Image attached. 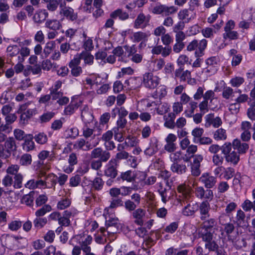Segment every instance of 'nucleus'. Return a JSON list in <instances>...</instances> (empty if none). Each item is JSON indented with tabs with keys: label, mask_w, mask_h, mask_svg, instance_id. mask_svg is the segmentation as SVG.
Masks as SVG:
<instances>
[{
	"label": "nucleus",
	"mask_w": 255,
	"mask_h": 255,
	"mask_svg": "<svg viewBox=\"0 0 255 255\" xmlns=\"http://www.w3.org/2000/svg\"><path fill=\"white\" fill-rule=\"evenodd\" d=\"M221 150L226 162L234 165L238 164L240 160L239 156L235 151H232L231 142H226L222 146L218 144H211L208 148V151L211 154H218Z\"/></svg>",
	"instance_id": "f257e3e1"
},
{
	"label": "nucleus",
	"mask_w": 255,
	"mask_h": 255,
	"mask_svg": "<svg viewBox=\"0 0 255 255\" xmlns=\"http://www.w3.org/2000/svg\"><path fill=\"white\" fill-rule=\"evenodd\" d=\"M178 10V8L175 6H167L165 4H158L154 6L152 12L155 14H161L164 15L166 17L163 21V25L167 27L173 26L174 20L170 15L175 14Z\"/></svg>",
	"instance_id": "f03ea898"
},
{
	"label": "nucleus",
	"mask_w": 255,
	"mask_h": 255,
	"mask_svg": "<svg viewBox=\"0 0 255 255\" xmlns=\"http://www.w3.org/2000/svg\"><path fill=\"white\" fill-rule=\"evenodd\" d=\"M90 157L92 159L99 158L98 160H92L91 161V167L93 169L98 170L102 166V162H107L111 157L110 153L104 150L101 147L94 148L91 152Z\"/></svg>",
	"instance_id": "7ed1b4c3"
},
{
	"label": "nucleus",
	"mask_w": 255,
	"mask_h": 255,
	"mask_svg": "<svg viewBox=\"0 0 255 255\" xmlns=\"http://www.w3.org/2000/svg\"><path fill=\"white\" fill-rule=\"evenodd\" d=\"M62 85V81L58 80L49 89L50 93L52 96V101H56V103L61 106L66 105L69 101V98L64 96V93L60 89Z\"/></svg>",
	"instance_id": "20e7f679"
},
{
	"label": "nucleus",
	"mask_w": 255,
	"mask_h": 255,
	"mask_svg": "<svg viewBox=\"0 0 255 255\" xmlns=\"http://www.w3.org/2000/svg\"><path fill=\"white\" fill-rule=\"evenodd\" d=\"M207 40L203 39L200 40L194 39L187 46V50L190 52L194 51L195 57H202L205 54V50L207 46Z\"/></svg>",
	"instance_id": "39448f33"
},
{
	"label": "nucleus",
	"mask_w": 255,
	"mask_h": 255,
	"mask_svg": "<svg viewBox=\"0 0 255 255\" xmlns=\"http://www.w3.org/2000/svg\"><path fill=\"white\" fill-rule=\"evenodd\" d=\"M179 202L181 206H184L182 213L185 216L193 215L198 209L197 203L193 201L191 198L188 200H182Z\"/></svg>",
	"instance_id": "423d86ee"
},
{
	"label": "nucleus",
	"mask_w": 255,
	"mask_h": 255,
	"mask_svg": "<svg viewBox=\"0 0 255 255\" xmlns=\"http://www.w3.org/2000/svg\"><path fill=\"white\" fill-rule=\"evenodd\" d=\"M22 238L19 236H13L8 234L2 235L0 238L1 245L8 250H13L17 247L16 243L19 239Z\"/></svg>",
	"instance_id": "0eeeda50"
},
{
	"label": "nucleus",
	"mask_w": 255,
	"mask_h": 255,
	"mask_svg": "<svg viewBox=\"0 0 255 255\" xmlns=\"http://www.w3.org/2000/svg\"><path fill=\"white\" fill-rule=\"evenodd\" d=\"M160 79L151 72H146L143 75V85L148 89H154L159 84Z\"/></svg>",
	"instance_id": "6e6552de"
},
{
	"label": "nucleus",
	"mask_w": 255,
	"mask_h": 255,
	"mask_svg": "<svg viewBox=\"0 0 255 255\" xmlns=\"http://www.w3.org/2000/svg\"><path fill=\"white\" fill-rule=\"evenodd\" d=\"M99 143V139L93 141L92 143L89 141H86L83 138H80L77 140L73 145V148L77 150H82L83 151H88L92 149L93 147L96 146Z\"/></svg>",
	"instance_id": "1a4fd4ad"
},
{
	"label": "nucleus",
	"mask_w": 255,
	"mask_h": 255,
	"mask_svg": "<svg viewBox=\"0 0 255 255\" xmlns=\"http://www.w3.org/2000/svg\"><path fill=\"white\" fill-rule=\"evenodd\" d=\"M130 198L131 199L127 200L124 203L125 208L129 212H131L136 209L141 202L140 195L138 193L133 194Z\"/></svg>",
	"instance_id": "9d476101"
},
{
	"label": "nucleus",
	"mask_w": 255,
	"mask_h": 255,
	"mask_svg": "<svg viewBox=\"0 0 255 255\" xmlns=\"http://www.w3.org/2000/svg\"><path fill=\"white\" fill-rule=\"evenodd\" d=\"M219 58L216 56L208 58L205 61L206 67L205 68V72L210 75L216 73L218 70Z\"/></svg>",
	"instance_id": "9b49d317"
},
{
	"label": "nucleus",
	"mask_w": 255,
	"mask_h": 255,
	"mask_svg": "<svg viewBox=\"0 0 255 255\" xmlns=\"http://www.w3.org/2000/svg\"><path fill=\"white\" fill-rule=\"evenodd\" d=\"M232 151H235L240 156V154L246 153L249 149V145L246 142H242L239 139H234L232 143Z\"/></svg>",
	"instance_id": "f8f14e48"
},
{
	"label": "nucleus",
	"mask_w": 255,
	"mask_h": 255,
	"mask_svg": "<svg viewBox=\"0 0 255 255\" xmlns=\"http://www.w3.org/2000/svg\"><path fill=\"white\" fill-rule=\"evenodd\" d=\"M199 181L206 188L211 189L215 186L217 178L208 173H204L199 178Z\"/></svg>",
	"instance_id": "ddd939ff"
},
{
	"label": "nucleus",
	"mask_w": 255,
	"mask_h": 255,
	"mask_svg": "<svg viewBox=\"0 0 255 255\" xmlns=\"http://www.w3.org/2000/svg\"><path fill=\"white\" fill-rule=\"evenodd\" d=\"M104 175L112 179L115 178L118 175L117 163L114 160H111L106 166Z\"/></svg>",
	"instance_id": "4468645a"
},
{
	"label": "nucleus",
	"mask_w": 255,
	"mask_h": 255,
	"mask_svg": "<svg viewBox=\"0 0 255 255\" xmlns=\"http://www.w3.org/2000/svg\"><path fill=\"white\" fill-rule=\"evenodd\" d=\"M81 111V117L84 125H94V116L88 107L84 105Z\"/></svg>",
	"instance_id": "2eb2a0df"
},
{
	"label": "nucleus",
	"mask_w": 255,
	"mask_h": 255,
	"mask_svg": "<svg viewBox=\"0 0 255 255\" xmlns=\"http://www.w3.org/2000/svg\"><path fill=\"white\" fill-rule=\"evenodd\" d=\"M150 17L141 12L138 14L133 23V27L136 29L145 28L149 21Z\"/></svg>",
	"instance_id": "dca6fc26"
},
{
	"label": "nucleus",
	"mask_w": 255,
	"mask_h": 255,
	"mask_svg": "<svg viewBox=\"0 0 255 255\" xmlns=\"http://www.w3.org/2000/svg\"><path fill=\"white\" fill-rule=\"evenodd\" d=\"M60 14L71 21H74L78 18L77 13L75 12L73 8L70 6L60 5Z\"/></svg>",
	"instance_id": "f3484780"
},
{
	"label": "nucleus",
	"mask_w": 255,
	"mask_h": 255,
	"mask_svg": "<svg viewBox=\"0 0 255 255\" xmlns=\"http://www.w3.org/2000/svg\"><path fill=\"white\" fill-rule=\"evenodd\" d=\"M200 214V219L203 221L210 217L209 211L211 209L209 202L207 201L202 202L198 206Z\"/></svg>",
	"instance_id": "a211bd4d"
},
{
	"label": "nucleus",
	"mask_w": 255,
	"mask_h": 255,
	"mask_svg": "<svg viewBox=\"0 0 255 255\" xmlns=\"http://www.w3.org/2000/svg\"><path fill=\"white\" fill-rule=\"evenodd\" d=\"M145 213V210L141 208H137L132 211V216L134 219V223L137 225L142 226L144 223L143 218Z\"/></svg>",
	"instance_id": "6ab92c4d"
},
{
	"label": "nucleus",
	"mask_w": 255,
	"mask_h": 255,
	"mask_svg": "<svg viewBox=\"0 0 255 255\" xmlns=\"http://www.w3.org/2000/svg\"><path fill=\"white\" fill-rule=\"evenodd\" d=\"M191 77V72L186 70L184 71L182 66L176 69L174 71V79L178 78L180 82H186Z\"/></svg>",
	"instance_id": "aec40b11"
},
{
	"label": "nucleus",
	"mask_w": 255,
	"mask_h": 255,
	"mask_svg": "<svg viewBox=\"0 0 255 255\" xmlns=\"http://www.w3.org/2000/svg\"><path fill=\"white\" fill-rule=\"evenodd\" d=\"M177 190L181 195H179V201L182 200H188L191 198L190 192L188 186L185 184H182L178 186Z\"/></svg>",
	"instance_id": "412c9836"
},
{
	"label": "nucleus",
	"mask_w": 255,
	"mask_h": 255,
	"mask_svg": "<svg viewBox=\"0 0 255 255\" xmlns=\"http://www.w3.org/2000/svg\"><path fill=\"white\" fill-rule=\"evenodd\" d=\"M158 150V141L155 138L150 139L148 146L146 148L144 153L146 155L151 156L156 153Z\"/></svg>",
	"instance_id": "4be33fe9"
},
{
	"label": "nucleus",
	"mask_w": 255,
	"mask_h": 255,
	"mask_svg": "<svg viewBox=\"0 0 255 255\" xmlns=\"http://www.w3.org/2000/svg\"><path fill=\"white\" fill-rule=\"evenodd\" d=\"M205 119L206 121V125H212L215 128H219L222 124L221 119L219 117H214L213 114H210L206 116Z\"/></svg>",
	"instance_id": "5701e85b"
},
{
	"label": "nucleus",
	"mask_w": 255,
	"mask_h": 255,
	"mask_svg": "<svg viewBox=\"0 0 255 255\" xmlns=\"http://www.w3.org/2000/svg\"><path fill=\"white\" fill-rule=\"evenodd\" d=\"M135 179V175L134 172L131 170H127L125 172H122L118 177L117 180L127 181L128 182H133Z\"/></svg>",
	"instance_id": "b1692460"
},
{
	"label": "nucleus",
	"mask_w": 255,
	"mask_h": 255,
	"mask_svg": "<svg viewBox=\"0 0 255 255\" xmlns=\"http://www.w3.org/2000/svg\"><path fill=\"white\" fill-rule=\"evenodd\" d=\"M78 162L77 156L75 153H71L69 156L68 163L69 165L66 167H64L63 171L66 173L72 172L74 169L73 166L76 165Z\"/></svg>",
	"instance_id": "393cba45"
},
{
	"label": "nucleus",
	"mask_w": 255,
	"mask_h": 255,
	"mask_svg": "<svg viewBox=\"0 0 255 255\" xmlns=\"http://www.w3.org/2000/svg\"><path fill=\"white\" fill-rule=\"evenodd\" d=\"M141 79L139 77H130L125 81V84L127 85L130 90H136L139 88L141 85Z\"/></svg>",
	"instance_id": "a878e982"
},
{
	"label": "nucleus",
	"mask_w": 255,
	"mask_h": 255,
	"mask_svg": "<svg viewBox=\"0 0 255 255\" xmlns=\"http://www.w3.org/2000/svg\"><path fill=\"white\" fill-rule=\"evenodd\" d=\"M4 146L7 153L10 155L11 152L15 151L17 148L14 138L12 137L7 138L4 142Z\"/></svg>",
	"instance_id": "bb28decb"
},
{
	"label": "nucleus",
	"mask_w": 255,
	"mask_h": 255,
	"mask_svg": "<svg viewBox=\"0 0 255 255\" xmlns=\"http://www.w3.org/2000/svg\"><path fill=\"white\" fill-rule=\"evenodd\" d=\"M170 170L174 173L181 175L186 173L187 168L184 164H179L178 162H175L171 164Z\"/></svg>",
	"instance_id": "cd10ccee"
},
{
	"label": "nucleus",
	"mask_w": 255,
	"mask_h": 255,
	"mask_svg": "<svg viewBox=\"0 0 255 255\" xmlns=\"http://www.w3.org/2000/svg\"><path fill=\"white\" fill-rule=\"evenodd\" d=\"M238 227H244L246 226V215L242 210L237 211L235 220L234 221Z\"/></svg>",
	"instance_id": "c85d7f7f"
},
{
	"label": "nucleus",
	"mask_w": 255,
	"mask_h": 255,
	"mask_svg": "<svg viewBox=\"0 0 255 255\" xmlns=\"http://www.w3.org/2000/svg\"><path fill=\"white\" fill-rule=\"evenodd\" d=\"M190 11L187 9H183L179 11L178 17L179 19L184 22H188L194 18Z\"/></svg>",
	"instance_id": "c756f323"
},
{
	"label": "nucleus",
	"mask_w": 255,
	"mask_h": 255,
	"mask_svg": "<svg viewBox=\"0 0 255 255\" xmlns=\"http://www.w3.org/2000/svg\"><path fill=\"white\" fill-rule=\"evenodd\" d=\"M6 51L8 57H11L12 60H16L19 54L20 48L16 45H9L7 47Z\"/></svg>",
	"instance_id": "7c9ffc66"
},
{
	"label": "nucleus",
	"mask_w": 255,
	"mask_h": 255,
	"mask_svg": "<svg viewBox=\"0 0 255 255\" xmlns=\"http://www.w3.org/2000/svg\"><path fill=\"white\" fill-rule=\"evenodd\" d=\"M213 135L214 139L216 141H223L227 138V131L223 128L217 129L213 132Z\"/></svg>",
	"instance_id": "2f4dec72"
},
{
	"label": "nucleus",
	"mask_w": 255,
	"mask_h": 255,
	"mask_svg": "<svg viewBox=\"0 0 255 255\" xmlns=\"http://www.w3.org/2000/svg\"><path fill=\"white\" fill-rule=\"evenodd\" d=\"M46 28L56 31L62 28V24L59 20L57 19H48L45 23Z\"/></svg>",
	"instance_id": "473e14b6"
},
{
	"label": "nucleus",
	"mask_w": 255,
	"mask_h": 255,
	"mask_svg": "<svg viewBox=\"0 0 255 255\" xmlns=\"http://www.w3.org/2000/svg\"><path fill=\"white\" fill-rule=\"evenodd\" d=\"M176 116L174 113H169L168 114V116L164 117L165 123L164 125L165 127L169 128H174L175 127V123L174 120L175 119Z\"/></svg>",
	"instance_id": "72a5a7b5"
},
{
	"label": "nucleus",
	"mask_w": 255,
	"mask_h": 255,
	"mask_svg": "<svg viewBox=\"0 0 255 255\" xmlns=\"http://www.w3.org/2000/svg\"><path fill=\"white\" fill-rule=\"evenodd\" d=\"M117 219H113L111 220L106 221V226L107 227V232L109 234H114L118 231V223Z\"/></svg>",
	"instance_id": "f704fd0d"
},
{
	"label": "nucleus",
	"mask_w": 255,
	"mask_h": 255,
	"mask_svg": "<svg viewBox=\"0 0 255 255\" xmlns=\"http://www.w3.org/2000/svg\"><path fill=\"white\" fill-rule=\"evenodd\" d=\"M111 18H117L119 17L121 20H126L129 17L128 14L125 11H123L121 9H117L110 13Z\"/></svg>",
	"instance_id": "c9c22d12"
},
{
	"label": "nucleus",
	"mask_w": 255,
	"mask_h": 255,
	"mask_svg": "<svg viewBox=\"0 0 255 255\" xmlns=\"http://www.w3.org/2000/svg\"><path fill=\"white\" fill-rule=\"evenodd\" d=\"M35 109H29L25 112L20 113L21 114L20 117V123L22 124H25L33 115L35 114Z\"/></svg>",
	"instance_id": "e433bc0d"
},
{
	"label": "nucleus",
	"mask_w": 255,
	"mask_h": 255,
	"mask_svg": "<svg viewBox=\"0 0 255 255\" xmlns=\"http://www.w3.org/2000/svg\"><path fill=\"white\" fill-rule=\"evenodd\" d=\"M148 34L142 31L134 32L131 37V39L133 42H139L147 40Z\"/></svg>",
	"instance_id": "4c0bfd02"
},
{
	"label": "nucleus",
	"mask_w": 255,
	"mask_h": 255,
	"mask_svg": "<svg viewBox=\"0 0 255 255\" xmlns=\"http://www.w3.org/2000/svg\"><path fill=\"white\" fill-rule=\"evenodd\" d=\"M33 136L32 134H29L26 135L24 139V142L23 144V148L27 151L32 150L34 148V143L32 139Z\"/></svg>",
	"instance_id": "58836bf2"
},
{
	"label": "nucleus",
	"mask_w": 255,
	"mask_h": 255,
	"mask_svg": "<svg viewBox=\"0 0 255 255\" xmlns=\"http://www.w3.org/2000/svg\"><path fill=\"white\" fill-rule=\"evenodd\" d=\"M48 13L46 10H40L37 11L33 17V19L36 23H41L48 17Z\"/></svg>",
	"instance_id": "ea45409f"
},
{
	"label": "nucleus",
	"mask_w": 255,
	"mask_h": 255,
	"mask_svg": "<svg viewBox=\"0 0 255 255\" xmlns=\"http://www.w3.org/2000/svg\"><path fill=\"white\" fill-rule=\"evenodd\" d=\"M167 93L166 87L160 85L156 88V90L153 93L152 96L155 99L159 98V99H161L166 96Z\"/></svg>",
	"instance_id": "a19ab883"
},
{
	"label": "nucleus",
	"mask_w": 255,
	"mask_h": 255,
	"mask_svg": "<svg viewBox=\"0 0 255 255\" xmlns=\"http://www.w3.org/2000/svg\"><path fill=\"white\" fill-rule=\"evenodd\" d=\"M140 189H141V188L135 184H133L132 187L123 186L120 188L121 195L123 196H128L131 194L132 190L137 191Z\"/></svg>",
	"instance_id": "79ce46f5"
},
{
	"label": "nucleus",
	"mask_w": 255,
	"mask_h": 255,
	"mask_svg": "<svg viewBox=\"0 0 255 255\" xmlns=\"http://www.w3.org/2000/svg\"><path fill=\"white\" fill-rule=\"evenodd\" d=\"M95 124L94 125H84L82 128L83 135L86 138L90 137L94 133Z\"/></svg>",
	"instance_id": "37998d69"
},
{
	"label": "nucleus",
	"mask_w": 255,
	"mask_h": 255,
	"mask_svg": "<svg viewBox=\"0 0 255 255\" xmlns=\"http://www.w3.org/2000/svg\"><path fill=\"white\" fill-rule=\"evenodd\" d=\"M38 157V158L42 161L48 158V161H52L55 159V154L53 152H52L50 154V152L48 151L42 150L39 153Z\"/></svg>",
	"instance_id": "c03bdc74"
},
{
	"label": "nucleus",
	"mask_w": 255,
	"mask_h": 255,
	"mask_svg": "<svg viewBox=\"0 0 255 255\" xmlns=\"http://www.w3.org/2000/svg\"><path fill=\"white\" fill-rule=\"evenodd\" d=\"M123 204L124 202L121 198H117L112 199L110 206L106 208L105 211L108 213L109 210L122 206H123Z\"/></svg>",
	"instance_id": "a18cd8bd"
},
{
	"label": "nucleus",
	"mask_w": 255,
	"mask_h": 255,
	"mask_svg": "<svg viewBox=\"0 0 255 255\" xmlns=\"http://www.w3.org/2000/svg\"><path fill=\"white\" fill-rule=\"evenodd\" d=\"M56 177L57 176L54 174H50L46 176L45 180L47 188H55V186L57 183Z\"/></svg>",
	"instance_id": "49530a36"
},
{
	"label": "nucleus",
	"mask_w": 255,
	"mask_h": 255,
	"mask_svg": "<svg viewBox=\"0 0 255 255\" xmlns=\"http://www.w3.org/2000/svg\"><path fill=\"white\" fill-rule=\"evenodd\" d=\"M113 132V135H114L115 139L121 142L124 141V134L125 131L119 128H113L112 130Z\"/></svg>",
	"instance_id": "de8ad7c7"
},
{
	"label": "nucleus",
	"mask_w": 255,
	"mask_h": 255,
	"mask_svg": "<svg viewBox=\"0 0 255 255\" xmlns=\"http://www.w3.org/2000/svg\"><path fill=\"white\" fill-rule=\"evenodd\" d=\"M32 156L30 154L24 153L19 158V164L22 166H28L31 164Z\"/></svg>",
	"instance_id": "09e8293b"
},
{
	"label": "nucleus",
	"mask_w": 255,
	"mask_h": 255,
	"mask_svg": "<svg viewBox=\"0 0 255 255\" xmlns=\"http://www.w3.org/2000/svg\"><path fill=\"white\" fill-rule=\"evenodd\" d=\"M47 219L45 217H36L33 220V224L35 228L41 229L47 223Z\"/></svg>",
	"instance_id": "8fccbe9b"
},
{
	"label": "nucleus",
	"mask_w": 255,
	"mask_h": 255,
	"mask_svg": "<svg viewBox=\"0 0 255 255\" xmlns=\"http://www.w3.org/2000/svg\"><path fill=\"white\" fill-rule=\"evenodd\" d=\"M52 210V208L49 205H45L41 208L37 210L35 213L36 217H42L47 213L49 212Z\"/></svg>",
	"instance_id": "3c124183"
},
{
	"label": "nucleus",
	"mask_w": 255,
	"mask_h": 255,
	"mask_svg": "<svg viewBox=\"0 0 255 255\" xmlns=\"http://www.w3.org/2000/svg\"><path fill=\"white\" fill-rule=\"evenodd\" d=\"M53 101H52V96L50 93L49 94L42 95L38 100V102L40 104H43L47 106H50Z\"/></svg>",
	"instance_id": "603ef678"
},
{
	"label": "nucleus",
	"mask_w": 255,
	"mask_h": 255,
	"mask_svg": "<svg viewBox=\"0 0 255 255\" xmlns=\"http://www.w3.org/2000/svg\"><path fill=\"white\" fill-rule=\"evenodd\" d=\"M92 237L91 236L87 235L86 237H84L83 240L80 242L82 250H86L87 248H91L89 245L92 243Z\"/></svg>",
	"instance_id": "864d4df0"
},
{
	"label": "nucleus",
	"mask_w": 255,
	"mask_h": 255,
	"mask_svg": "<svg viewBox=\"0 0 255 255\" xmlns=\"http://www.w3.org/2000/svg\"><path fill=\"white\" fill-rule=\"evenodd\" d=\"M224 231L229 240H233L231 234L233 233L235 229V227L233 223H228L224 226Z\"/></svg>",
	"instance_id": "5fc2aeb1"
},
{
	"label": "nucleus",
	"mask_w": 255,
	"mask_h": 255,
	"mask_svg": "<svg viewBox=\"0 0 255 255\" xmlns=\"http://www.w3.org/2000/svg\"><path fill=\"white\" fill-rule=\"evenodd\" d=\"M30 49L26 47H22L20 49L19 54L17 56V59L19 62H23L24 61V58L29 55Z\"/></svg>",
	"instance_id": "6e6d98bb"
},
{
	"label": "nucleus",
	"mask_w": 255,
	"mask_h": 255,
	"mask_svg": "<svg viewBox=\"0 0 255 255\" xmlns=\"http://www.w3.org/2000/svg\"><path fill=\"white\" fill-rule=\"evenodd\" d=\"M169 109V106L166 103H161L155 108L157 113L160 115H163L166 113L168 111Z\"/></svg>",
	"instance_id": "4d7b16f0"
},
{
	"label": "nucleus",
	"mask_w": 255,
	"mask_h": 255,
	"mask_svg": "<svg viewBox=\"0 0 255 255\" xmlns=\"http://www.w3.org/2000/svg\"><path fill=\"white\" fill-rule=\"evenodd\" d=\"M55 47L54 41H50L47 42L43 49V53L45 57H47Z\"/></svg>",
	"instance_id": "13d9d810"
},
{
	"label": "nucleus",
	"mask_w": 255,
	"mask_h": 255,
	"mask_svg": "<svg viewBox=\"0 0 255 255\" xmlns=\"http://www.w3.org/2000/svg\"><path fill=\"white\" fill-rule=\"evenodd\" d=\"M71 204V200L66 198L58 201L57 207L58 209L62 210L69 207Z\"/></svg>",
	"instance_id": "bf43d9fd"
},
{
	"label": "nucleus",
	"mask_w": 255,
	"mask_h": 255,
	"mask_svg": "<svg viewBox=\"0 0 255 255\" xmlns=\"http://www.w3.org/2000/svg\"><path fill=\"white\" fill-rule=\"evenodd\" d=\"M242 208L246 212H249L252 209L255 211V200L252 202L250 200L246 199L242 205Z\"/></svg>",
	"instance_id": "052dcab7"
},
{
	"label": "nucleus",
	"mask_w": 255,
	"mask_h": 255,
	"mask_svg": "<svg viewBox=\"0 0 255 255\" xmlns=\"http://www.w3.org/2000/svg\"><path fill=\"white\" fill-rule=\"evenodd\" d=\"M82 59L84 60L85 64L91 65L94 62V56L87 52L81 53Z\"/></svg>",
	"instance_id": "680f3d73"
},
{
	"label": "nucleus",
	"mask_w": 255,
	"mask_h": 255,
	"mask_svg": "<svg viewBox=\"0 0 255 255\" xmlns=\"http://www.w3.org/2000/svg\"><path fill=\"white\" fill-rule=\"evenodd\" d=\"M54 64L53 63L50 59H45L42 61L41 67L44 71H49L51 70L53 67H55Z\"/></svg>",
	"instance_id": "e2e57ef3"
},
{
	"label": "nucleus",
	"mask_w": 255,
	"mask_h": 255,
	"mask_svg": "<svg viewBox=\"0 0 255 255\" xmlns=\"http://www.w3.org/2000/svg\"><path fill=\"white\" fill-rule=\"evenodd\" d=\"M81 59H82L81 53H77L69 63V67L79 66Z\"/></svg>",
	"instance_id": "0e129e2a"
},
{
	"label": "nucleus",
	"mask_w": 255,
	"mask_h": 255,
	"mask_svg": "<svg viewBox=\"0 0 255 255\" xmlns=\"http://www.w3.org/2000/svg\"><path fill=\"white\" fill-rule=\"evenodd\" d=\"M104 184V182L103 179L100 177L95 178L93 181V187L96 190H101Z\"/></svg>",
	"instance_id": "69168bd1"
},
{
	"label": "nucleus",
	"mask_w": 255,
	"mask_h": 255,
	"mask_svg": "<svg viewBox=\"0 0 255 255\" xmlns=\"http://www.w3.org/2000/svg\"><path fill=\"white\" fill-rule=\"evenodd\" d=\"M35 140L39 144H44L47 141V136L44 132H40L33 137Z\"/></svg>",
	"instance_id": "338daca9"
},
{
	"label": "nucleus",
	"mask_w": 255,
	"mask_h": 255,
	"mask_svg": "<svg viewBox=\"0 0 255 255\" xmlns=\"http://www.w3.org/2000/svg\"><path fill=\"white\" fill-rule=\"evenodd\" d=\"M245 82L244 78L235 77L231 79L230 83L234 87H239Z\"/></svg>",
	"instance_id": "774afa93"
}]
</instances>
